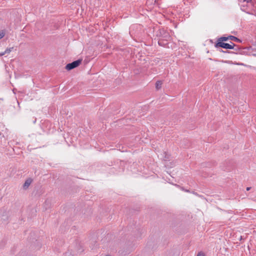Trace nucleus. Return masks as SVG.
Segmentation results:
<instances>
[{
	"instance_id": "obj_1",
	"label": "nucleus",
	"mask_w": 256,
	"mask_h": 256,
	"mask_svg": "<svg viewBox=\"0 0 256 256\" xmlns=\"http://www.w3.org/2000/svg\"><path fill=\"white\" fill-rule=\"evenodd\" d=\"M82 61V60H77L73 62L72 63L68 64L66 66V68L67 70H71L78 66L81 64Z\"/></svg>"
},
{
	"instance_id": "obj_6",
	"label": "nucleus",
	"mask_w": 256,
	"mask_h": 256,
	"mask_svg": "<svg viewBox=\"0 0 256 256\" xmlns=\"http://www.w3.org/2000/svg\"><path fill=\"white\" fill-rule=\"evenodd\" d=\"M196 256H206V254L203 252H199Z\"/></svg>"
},
{
	"instance_id": "obj_3",
	"label": "nucleus",
	"mask_w": 256,
	"mask_h": 256,
	"mask_svg": "<svg viewBox=\"0 0 256 256\" xmlns=\"http://www.w3.org/2000/svg\"><path fill=\"white\" fill-rule=\"evenodd\" d=\"M32 181L33 180L32 178H28L26 179L22 186L24 190H26L28 186H30V184H32Z\"/></svg>"
},
{
	"instance_id": "obj_10",
	"label": "nucleus",
	"mask_w": 256,
	"mask_h": 256,
	"mask_svg": "<svg viewBox=\"0 0 256 256\" xmlns=\"http://www.w3.org/2000/svg\"><path fill=\"white\" fill-rule=\"evenodd\" d=\"M5 54H6V53L5 52V51L4 52H0V56H2L4 55Z\"/></svg>"
},
{
	"instance_id": "obj_11",
	"label": "nucleus",
	"mask_w": 256,
	"mask_h": 256,
	"mask_svg": "<svg viewBox=\"0 0 256 256\" xmlns=\"http://www.w3.org/2000/svg\"><path fill=\"white\" fill-rule=\"evenodd\" d=\"M250 189H251V187H247L246 188V190L247 191H248V190H250Z\"/></svg>"
},
{
	"instance_id": "obj_7",
	"label": "nucleus",
	"mask_w": 256,
	"mask_h": 256,
	"mask_svg": "<svg viewBox=\"0 0 256 256\" xmlns=\"http://www.w3.org/2000/svg\"><path fill=\"white\" fill-rule=\"evenodd\" d=\"M230 38L232 40H238V39L234 36H230Z\"/></svg>"
},
{
	"instance_id": "obj_2",
	"label": "nucleus",
	"mask_w": 256,
	"mask_h": 256,
	"mask_svg": "<svg viewBox=\"0 0 256 256\" xmlns=\"http://www.w3.org/2000/svg\"><path fill=\"white\" fill-rule=\"evenodd\" d=\"M234 44H233V45H231L228 44L224 43L221 42H218L216 44V46H219L226 49H232L234 48Z\"/></svg>"
},
{
	"instance_id": "obj_4",
	"label": "nucleus",
	"mask_w": 256,
	"mask_h": 256,
	"mask_svg": "<svg viewBox=\"0 0 256 256\" xmlns=\"http://www.w3.org/2000/svg\"><path fill=\"white\" fill-rule=\"evenodd\" d=\"M162 82L161 81H158L156 84V90H160L161 87H162Z\"/></svg>"
},
{
	"instance_id": "obj_8",
	"label": "nucleus",
	"mask_w": 256,
	"mask_h": 256,
	"mask_svg": "<svg viewBox=\"0 0 256 256\" xmlns=\"http://www.w3.org/2000/svg\"><path fill=\"white\" fill-rule=\"evenodd\" d=\"M4 36V33L2 32H0V39L2 38Z\"/></svg>"
},
{
	"instance_id": "obj_5",
	"label": "nucleus",
	"mask_w": 256,
	"mask_h": 256,
	"mask_svg": "<svg viewBox=\"0 0 256 256\" xmlns=\"http://www.w3.org/2000/svg\"><path fill=\"white\" fill-rule=\"evenodd\" d=\"M14 48L13 47H12V48H7L6 50H5V52L6 53V54H9L10 53L12 50H13Z\"/></svg>"
},
{
	"instance_id": "obj_9",
	"label": "nucleus",
	"mask_w": 256,
	"mask_h": 256,
	"mask_svg": "<svg viewBox=\"0 0 256 256\" xmlns=\"http://www.w3.org/2000/svg\"><path fill=\"white\" fill-rule=\"evenodd\" d=\"M228 38L226 37H222L220 38V40L223 41H226L228 40Z\"/></svg>"
}]
</instances>
